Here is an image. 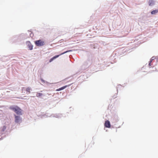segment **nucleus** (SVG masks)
I'll use <instances>...</instances> for the list:
<instances>
[{"label": "nucleus", "instance_id": "0eeeda50", "mask_svg": "<svg viewBox=\"0 0 158 158\" xmlns=\"http://www.w3.org/2000/svg\"><path fill=\"white\" fill-rule=\"evenodd\" d=\"M71 84H70L69 85L64 86L58 89H56V91H59L63 90V89H65V88H66V87H67L69 86Z\"/></svg>", "mask_w": 158, "mask_h": 158}, {"label": "nucleus", "instance_id": "39448f33", "mask_svg": "<svg viewBox=\"0 0 158 158\" xmlns=\"http://www.w3.org/2000/svg\"><path fill=\"white\" fill-rule=\"evenodd\" d=\"M104 125L106 127L108 128H110L111 127L110 122L108 120H106L105 121Z\"/></svg>", "mask_w": 158, "mask_h": 158}, {"label": "nucleus", "instance_id": "20e7f679", "mask_svg": "<svg viewBox=\"0 0 158 158\" xmlns=\"http://www.w3.org/2000/svg\"><path fill=\"white\" fill-rule=\"evenodd\" d=\"M15 122L16 123H18L21 122V118L19 116L15 115Z\"/></svg>", "mask_w": 158, "mask_h": 158}, {"label": "nucleus", "instance_id": "f8f14e48", "mask_svg": "<svg viewBox=\"0 0 158 158\" xmlns=\"http://www.w3.org/2000/svg\"><path fill=\"white\" fill-rule=\"evenodd\" d=\"M6 127L5 126H4L3 127V128L2 129V131H4L6 129Z\"/></svg>", "mask_w": 158, "mask_h": 158}, {"label": "nucleus", "instance_id": "1a4fd4ad", "mask_svg": "<svg viewBox=\"0 0 158 158\" xmlns=\"http://www.w3.org/2000/svg\"><path fill=\"white\" fill-rule=\"evenodd\" d=\"M158 12V10H153L151 12V14L152 15H155Z\"/></svg>", "mask_w": 158, "mask_h": 158}, {"label": "nucleus", "instance_id": "f257e3e1", "mask_svg": "<svg viewBox=\"0 0 158 158\" xmlns=\"http://www.w3.org/2000/svg\"><path fill=\"white\" fill-rule=\"evenodd\" d=\"M10 109L13 110L17 114L21 115L22 114L21 110L17 106H11L10 107Z\"/></svg>", "mask_w": 158, "mask_h": 158}, {"label": "nucleus", "instance_id": "6e6552de", "mask_svg": "<svg viewBox=\"0 0 158 158\" xmlns=\"http://www.w3.org/2000/svg\"><path fill=\"white\" fill-rule=\"evenodd\" d=\"M43 95L42 93H41L37 92L36 94V96L38 97H41Z\"/></svg>", "mask_w": 158, "mask_h": 158}, {"label": "nucleus", "instance_id": "4468645a", "mask_svg": "<svg viewBox=\"0 0 158 158\" xmlns=\"http://www.w3.org/2000/svg\"><path fill=\"white\" fill-rule=\"evenodd\" d=\"M152 62V60L150 61V62L149 63V66H151V62Z\"/></svg>", "mask_w": 158, "mask_h": 158}, {"label": "nucleus", "instance_id": "9d476101", "mask_svg": "<svg viewBox=\"0 0 158 158\" xmlns=\"http://www.w3.org/2000/svg\"><path fill=\"white\" fill-rule=\"evenodd\" d=\"M149 4L150 6H152L154 4V2L153 0H149Z\"/></svg>", "mask_w": 158, "mask_h": 158}, {"label": "nucleus", "instance_id": "f03ea898", "mask_svg": "<svg viewBox=\"0 0 158 158\" xmlns=\"http://www.w3.org/2000/svg\"><path fill=\"white\" fill-rule=\"evenodd\" d=\"M35 44L38 46H41L44 45V42L42 40H39L35 41Z\"/></svg>", "mask_w": 158, "mask_h": 158}, {"label": "nucleus", "instance_id": "7ed1b4c3", "mask_svg": "<svg viewBox=\"0 0 158 158\" xmlns=\"http://www.w3.org/2000/svg\"><path fill=\"white\" fill-rule=\"evenodd\" d=\"M72 50H68V51H66L64 52L63 53H61V54L59 55H56L55 56H54L52 58H51L50 60H49V62H51L52 61L54 60L55 59H56V58L60 56L61 55H63V54H64L66 53H67V52H72Z\"/></svg>", "mask_w": 158, "mask_h": 158}, {"label": "nucleus", "instance_id": "9b49d317", "mask_svg": "<svg viewBox=\"0 0 158 158\" xmlns=\"http://www.w3.org/2000/svg\"><path fill=\"white\" fill-rule=\"evenodd\" d=\"M31 90V88L30 87H28L26 89V91L28 92L29 93H31L30 91Z\"/></svg>", "mask_w": 158, "mask_h": 158}, {"label": "nucleus", "instance_id": "ddd939ff", "mask_svg": "<svg viewBox=\"0 0 158 158\" xmlns=\"http://www.w3.org/2000/svg\"><path fill=\"white\" fill-rule=\"evenodd\" d=\"M25 90V89L24 87H23L22 88V90L23 91Z\"/></svg>", "mask_w": 158, "mask_h": 158}, {"label": "nucleus", "instance_id": "423d86ee", "mask_svg": "<svg viewBox=\"0 0 158 158\" xmlns=\"http://www.w3.org/2000/svg\"><path fill=\"white\" fill-rule=\"evenodd\" d=\"M27 47L29 48V49L30 50H31L33 49V46L31 44L30 42L29 41H27Z\"/></svg>", "mask_w": 158, "mask_h": 158}]
</instances>
